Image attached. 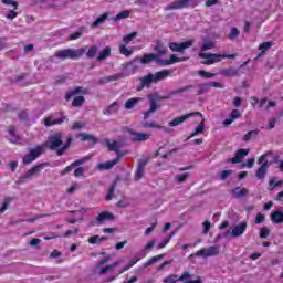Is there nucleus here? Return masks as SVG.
Instances as JSON below:
<instances>
[{
	"instance_id": "nucleus-1",
	"label": "nucleus",
	"mask_w": 283,
	"mask_h": 283,
	"mask_svg": "<svg viewBox=\"0 0 283 283\" xmlns=\"http://www.w3.org/2000/svg\"><path fill=\"white\" fill-rule=\"evenodd\" d=\"M74 142V138L72 136H69L66 139V143L63 144V134L57 132L52 135H49L48 140L43 144L36 145L35 147L42 148V149H49L52 151L56 150V156H63L65 155L66 150L70 149L72 143Z\"/></svg>"
},
{
	"instance_id": "nucleus-2",
	"label": "nucleus",
	"mask_w": 283,
	"mask_h": 283,
	"mask_svg": "<svg viewBox=\"0 0 283 283\" xmlns=\"http://www.w3.org/2000/svg\"><path fill=\"white\" fill-rule=\"evenodd\" d=\"M269 157H273L272 150H268L258 158V165H260L255 170V178H258V180H265V177L269 175V168L273 165V163H270L269 159H266Z\"/></svg>"
},
{
	"instance_id": "nucleus-3",
	"label": "nucleus",
	"mask_w": 283,
	"mask_h": 283,
	"mask_svg": "<svg viewBox=\"0 0 283 283\" xmlns=\"http://www.w3.org/2000/svg\"><path fill=\"white\" fill-rule=\"evenodd\" d=\"M85 53L84 49H77V50H72V49H66V50H59L55 52V57L61 59V60H78L81 56H83Z\"/></svg>"
},
{
	"instance_id": "nucleus-4",
	"label": "nucleus",
	"mask_w": 283,
	"mask_h": 283,
	"mask_svg": "<svg viewBox=\"0 0 283 283\" xmlns=\"http://www.w3.org/2000/svg\"><path fill=\"white\" fill-rule=\"evenodd\" d=\"M45 153L44 149L41 147L35 146L34 148H31L30 151L23 157L22 164L23 165H32L39 157L42 156V154Z\"/></svg>"
},
{
	"instance_id": "nucleus-5",
	"label": "nucleus",
	"mask_w": 283,
	"mask_h": 283,
	"mask_svg": "<svg viewBox=\"0 0 283 283\" xmlns=\"http://www.w3.org/2000/svg\"><path fill=\"white\" fill-rule=\"evenodd\" d=\"M59 118L52 119V117H44L43 123L46 127H52L54 125H62L63 123H69L70 119L66 117L65 112L61 111L59 113Z\"/></svg>"
},
{
	"instance_id": "nucleus-6",
	"label": "nucleus",
	"mask_w": 283,
	"mask_h": 283,
	"mask_svg": "<svg viewBox=\"0 0 283 283\" xmlns=\"http://www.w3.org/2000/svg\"><path fill=\"white\" fill-rule=\"evenodd\" d=\"M200 59H205L201 64L203 65H213L216 63L221 62V54L216 53H199Z\"/></svg>"
},
{
	"instance_id": "nucleus-7",
	"label": "nucleus",
	"mask_w": 283,
	"mask_h": 283,
	"mask_svg": "<svg viewBox=\"0 0 283 283\" xmlns=\"http://www.w3.org/2000/svg\"><path fill=\"white\" fill-rule=\"evenodd\" d=\"M220 254V245H212L209 248H202L197 251V256H219Z\"/></svg>"
},
{
	"instance_id": "nucleus-8",
	"label": "nucleus",
	"mask_w": 283,
	"mask_h": 283,
	"mask_svg": "<svg viewBox=\"0 0 283 283\" xmlns=\"http://www.w3.org/2000/svg\"><path fill=\"white\" fill-rule=\"evenodd\" d=\"M127 134L130 135V142L133 143H145L149 140L150 135L147 133H137L133 128H127Z\"/></svg>"
},
{
	"instance_id": "nucleus-9",
	"label": "nucleus",
	"mask_w": 283,
	"mask_h": 283,
	"mask_svg": "<svg viewBox=\"0 0 283 283\" xmlns=\"http://www.w3.org/2000/svg\"><path fill=\"white\" fill-rule=\"evenodd\" d=\"M192 46V41H185L181 43L170 42L168 43V49L171 50V52H180L182 53L187 49H190Z\"/></svg>"
},
{
	"instance_id": "nucleus-10",
	"label": "nucleus",
	"mask_w": 283,
	"mask_h": 283,
	"mask_svg": "<svg viewBox=\"0 0 283 283\" xmlns=\"http://www.w3.org/2000/svg\"><path fill=\"white\" fill-rule=\"evenodd\" d=\"M193 116H202V114L197 112V113H191V114H185V115H181L180 117H175V119H172L170 123H168V126L176 127L182 123H186L187 119H189Z\"/></svg>"
},
{
	"instance_id": "nucleus-11",
	"label": "nucleus",
	"mask_w": 283,
	"mask_h": 283,
	"mask_svg": "<svg viewBox=\"0 0 283 283\" xmlns=\"http://www.w3.org/2000/svg\"><path fill=\"white\" fill-rule=\"evenodd\" d=\"M191 0H176L166 7V11L182 10L188 8Z\"/></svg>"
},
{
	"instance_id": "nucleus-12",
	"label": "nucleus",
	"mask_w": 283,
	"mask_h": 283,
	"mask_svg": "<svg viewBox=\"0 0 283 283\" xmlns=\"http://www.w3.org/2000/svg\"><path fill=\"white\" fill-rule=\"evenodd\" d=\"M191 277L189 272H184L179 277L177 274H170L163 280V283H177L178 281L182 282Z\"/></svg>"
},
{
	"instance_id": "nucleus-13",
	"label": "nucleus",
	"mask_w": 283,
	"mask_h": 283,
	"mask_svg": "<svg viewBox=\"0 0 283 283\" xmlns=\"http://www.w3.org/2000/svg\"><path fill=\"white\" fill-rule=\"evenodd\" d=\"M88 94V88H84L83 86H76L73 90H70L66 95L64 96V99H66V102H70L72 97H74L75 95H86Z\"/></svg>"
},
{
	"instance_id": "nucleus-14",
	"label": "nucleus",
	"mask_w": 283,
	"mask_h": 283,
	"mask_svg": "<svg viewBox=\"0 0 283 283\" xmlns=\"http://www.w3.org/2000/svg\"><path fill=\"white\" fill-rule=\"evenodd\" d=\"M190 90H192V85H187V86L180 87L179 90H172L167 95L159 96L158 99L159 101H167V99H170L175 95L182 94V93L188 92Z\"/></svg>"
},
{
	"instance_id": "nucleus-15",
	"label": "nucleus",
	"mask_w": 283,
	"mask_h": 283,
	"mask_svg": "<svg viewBox=\"0 0 283 283\" xmlns=\"http://www.w3.org/2000/svg\"><path fill=\"white\" fill-rule=\"evenodd\" d=\"M187 60H188V57H186V56L178 57L175 54H171L170 59L160 60L159 65L160 66H169V65H175V64L180 63V62H186Z\"/></svg>"
},
{
	"instance_id": "nucleus-16",
	"label": "nucleus",
	"mask_w": 283,
	"mask_h": 283,
	"mask_svg": "<svg viewBox=\"0 0 283 283\" xmlns=\"http://www.w3.org/2000/svg\"><path fill=\"white\" fill-rule=\"evenodd\" d=\"M160 57H161L160 54L146 53L143 55L139 62L142 63V65H147L150 62H156L159 65V62H161Z\"/></svg>"
},
{
	"instance_id": "nucleus-17",
	"label": "nucleus",
	"mask_w": 283,
	"mask_h": 283,
	"mask_svg": "<svg viewBox=\"0 0 283 283\" xmlns=\"http://www.w3.org/2000/svg\"><path fill=\"white\" fill-rule=\"evenodd\" d=\"M147 75H149V77H151L155 82L159 83L169 77L171 75V71L166 69L163 71H158L155 74L149 73Z\"/></svg>"
},
{
	"instance_id": "nucleus-18",
	"label": "nucleus",
	"mask_w": 283,
	"mask_h": 283,
	"mask_svg": "<svg viewBox=\"0 0 283 283\" xmlns=\"http://www.w3.org/2000/svg\"><path fill=\"white\" fill-rule=\"evenodd\" d=\"M120 159H122V155H118L112 161L101 163L99 165H97V169H99V171L109 170L113 167H115L117 164H119Z\"/></svg>"
},
{
	"instance_id": "nucleus-19",
	"label": "nucleus",
	"mask_w": 283,
	"mask_h": 283,
	"mask_svg": "<svg viewBox=\"0 0 283 283\" xmlns=\"http://www.w3.org/2000/svg\"><path fill=\"white\" fill-rule=\"evenodd\" d=\"M169 50L167 49V46L165 45V42L163 40H156L155 41V45H154V52L156 55H167V52Z\"/></svg>"
},
{
	"instance_id": "nucleus-20",
	"label": "nucleus",
	"mask_w": 283,
	"mask_h": 283,
	"mask_svg": "<svg viewBox=\"0 0 283 283\" xmlns=\"http://www.w3.org/2000/svg\"><path fill=\"white\" fill-rule=\"evenodd\" d=\"M139 86H137V92H142L143 90H145V87L149 88L150 85L156 84L157 82L149 75H146L144 77H139Z\"/></svg>"
},
{
	"instance_id": "nucleus-21",
	"label": "nucleus",
	"mask_w": 283,
	"mask_h": 283,
	"mask_svg": "<svg viewBox=\"0 0 283 283\" xmlns=\"http://www.w3.org/2000/svg\"><path fill=\"white\" fill-rule=\"evenodd\" d=\"M85 163V158H81V159H76L75 161H73L71 165H69V167L64 168L63 170H61L60 175L61 177H65L66 174H70L71 171H73L76 167H80L82 165H84Z\"/></svg>"
},
{
	"instance_id": "nucleus-22",
	"label": "nucleus",
	"mask_w": 283,
	"mask_h": 283,
	"mask_svg": "<svg viewBox=\"0 0 283 283\" xmlns=\"http://www.w3.org/2000/svg\"><path fill=\"white\" fill-rule=\"evenodd\" d=\"M148 103L150 104V108H148V111L144 112V119H148L150 114H154L159 108V105L157 104V102L155 101L153 95H150L148 97Z\"/></svg>"
},
{
	"instance_id": "nucleus-23",
	"label": "nucleus",
	"mask_w": 283,
	"mask_h": 283,
	"mask_svg": "<svg viewBox=\"0 0 283 283\" xmlns=\"http://www.w3.org/2000/svg\"><path fill=\"white\" fill-rule=\"evenodd\" d=\"M147 165V159H139L137 170L135 171V181L142 180L145 176V167Z\"/></svg>"
},
{
	"instance_id": "nucleus-24",
	"label": "nucleus",
	"mask_w": 283,
	"mask_h": 283,
	"mask_svg": "<svg viewBox=\"0 0 283 283\" xmlns=\"http://www.w3.org/2000/svg\"><path fill=\"white\" fill-rule=\"evenodd\" d=\"M123 77H124V74H122V73L113 74V75H108V76L99 78L98 83H99V85H106L108 83L116 82Z\"/></svg>"
},
{
	"instance_id": "nucleus-25",
	"label": "nucleus",
	"mask_w": 283,
	"mask_h": 283,
	"mask_svg": "<svg viewBox=\"0 0 283 283\" xmlns=\"http://www.w3.org/2000/svg\"><path fill=\"white\" fill-rule=\"evenodd\" d=\"M113 220H114V214L109 211H102L96 217V222L99 223V224H104V222L113 221Z\"/></svg>"
},
{
	"instance_id": "nucleus-26",
	"label": "nucleus",
	"mask_w": 283,
	"mask_h": 283,
	"mask_svg": "<svg viewBox=\"0 0 283 283\" xmlns=\"http://www.w3.org/2000/svg\"><path fill=\"white\" fill-rule=\"evenodd\" d=\"M250 153L249 149H239L237 150V153L234 154V158L230 159V163L232 164H240L242 159L245 158V156H248Z\"/></svg>"
},
{
	"instance_id": "nucleus-27",
	"label": "nucleus",
	"mask_w": 283,
	"mask_h": 283,
	"mask_svg": "<svg viewBox=\"0 0 283 283\" xmlns=\"http://www.w3.org/2000/svg\"><path fill=\"white\" fill-rule=\"evenodd\" d=\"M105 145L106 147H108L109 151H113L115 154H117V156H120V143L119 142H109V139H105Z\"/></svg>"
},
{
	"instance_id": "nucleus-28",
	"label": "nucleus",
	"mask_w": 283,
	"mask_h": 283,
	"mask_svg": "<svg viewBox=\"0 0 283 283\" xmlns=\"http://www.w3.org/2000/svg\"><path fill=\"white\" fill-rule=\"evenodd\" d=\"M245 230H247V223L242 222V223H239L238 226H234L231 234L233 238H239L242 234H244Z\"/></svg>"
},
{
	"instance_id": "nucleus-29",
	"label": "nucleus",
	"mask_w": 283,
	"mask_h": 283,
	"mask_svg": "<svg viewBox=\"0 0 283 283\" xmlns=\"http://www.w3.org/2000/svg\"><path fill=\"white\" fill-rule=\"evenodd\" d=\"M269 103V98L259 99L256 96H251V107L261 109L264 105Z\"/></svg>"
},
{
	"instance_id": "nucleus-30",
	"label": "nucleus",
	"mask_w": 283,
	"mask_h": 283,
	"mask_svg": "<svg viewBox=\"0 0 283 283\" xmlns=\"http://www.w3.org/2000/svg\"><path fill=\"white\" fill-rule=\"evenodd\" d=\"M41 169V165L38 166H33V168H30V170H28L25 172V175H22L21 177H19L20 180H31L32 177Z\"/></svg>"
},
{
	"instance_id": "nucleus-31",
	"label": "nucleus",
	"mask_w": 283,
	"mask_h": 283,
	"mask_svg": "<svg viewBox=\"0 0 283 283\" xmlns=\"http://www.w3.org/2000/svg\"><path fill=\"white\" fill-rule=\"evenodd\" d=\"M109 56H112V48L105 46V49L99 52V55H97L96 61L103 62L106 59H108Z\"/></svg>"
},
{
	"instance_id": "nucleus-32",
	"label": "nucleus",
	"mask_w": 283,
	"mask_h": 283,
	"mask_svg": "<svg viewBox=\"0 0 283 283\" xmlns=\"http://www.w3.org/2000/svg\"><path fill=\"white\" fill-rule=\"evenodd\" d=\"M274 43L273 41H265L261 44H259L258 50L261 52L259 56L264 55L271 48H273Z\"/></svg>"
},
{
	"instance_id": "nucleus-33",
	"label": "nucleus",
	"mask_w": 283,
	"mask_h": 283,
	"mask_svg": "<svg viewBox=\"0 0 283 283\" xmlns=\"http://www.w3.org/2000/svg\"><path fill=\"white\" fill-rule=\"evenodd\" d=\"M205 130V120L202 119L201 123L199 124V126H197L196 129H193V132L191 133V135H189L187 137V139H185V142L190 140L191 138H195L198 135H201Z\"/></svg>"
},
{
	"instance_id": "nucleus-34",
	"label": "nucleus",
	"mask_w": 283,
	"mask_h": 283,
	"mask_svg": "<svg viewBox=\"0 0 283 283\" xmlns=\"http://www.w3.org/2000/svg\"><path fill=\"white\" fill-rule=\"evenodd\" d=\"M249 195V190L247 188L237 187L232 190L233 198L240 199Z\"/></svg>"
},
{
	"instance_id": "nucleus-35",
	"label": "nucleus",
	"mask_w": 283,
	"mask_h": 283,
	"mask_svg": "<svg viewBox=\"0 0 283 283\" xmlns=\"http://www.w3.org/2000/svg\"><path fill=\"white\" fill-rule=\"evenodd\" d=\"M140 101H143V98L140 97H134V98H129L125 102V109L126 111H132L134 107H136V105L138 103H140Z\"/></svg>"
},
{
	"instance_id": "nucleus-36",
	"label": "nucleus",
	"mask_w": 283,
	"mask_h": 283,
	"mask_svg": "<svg viewBox=\"0 0 283 283\" xmlns=\"http://www.w3.org/2000/svg\"><path fill=\"white\" fill-rule=\"evenodd\" d=\"M271 221L275 224H282L283 223V211H274L271 214Z\"/></svg>"
},
{
	"instance_id": "nucleus-37",
	"label": "nucleus",
	"mask_w": 283,
	"mask_h": 283,
	"mask_svg": "<svg viewBox=\"0 0 283 283\" xmlns=\"http://www.w3.org/2000/svg\"><path fill=\"white\" fill-rule=\"evenodd\" d=\"M239 73L238 69H233V67H230V69H222L220 71V74L226 76V77H233V76H237Z\"/></svg>"
},
{
	"instance_id": "nucleus-38",
	"label": "nucleus",
	"mask_w": 283,
	"mask_h": 283,
	"mask_svg": "<svg viewBox=\"0 0 283 283\" xmlns=\"http://www.w3.org/2000/svg\"><path fill=\"white\" fill-rule=\"evenodd\" d=\"M163 258H165V254H159V255H156V256H151L150 259L147 260L146 263L143 264L144 269H147V268L151 266L155 262H158Z\"/></svg>"
},
{
	"instance_id": "nucleus-39",
	"label": "nucleus",
	"mask_w": 283,
	"mask_h": 283,
	"mask_svg": "<svg viewBox=\"0 0 283 283\" xmlns=\"http://www.w3.org/2000/svg\"><path fill=\"white\" fill-rule=\"evenodd\" d=\"M107 19H108V13L107 12L102 13L101 17H97V19L94 20V22L92 23V27L96 28V27L103 24L105 21H107Z\"/></svg>"
},
{
	"instance_id": "nucleus-40",
	"label": "nucleus",
	"mask_w": 283,
	"mask_h": 283,
	"mask_svg": "<svg viewBox=\"0 0 283 283\" xmlns=\"http://www.w3.org/2000/svg\"><path fill=\"white\" fill-rule=\"evenodd\" d=\"M175 232H171L170 235H168L166 239H164V241H160V243H158V245H156V250H163L165 249L169 243L171 238H174Z\"/></svg>"
},
{
	"instance_id": "nucleus-41",
	"label": "nucleus",
	"mask_w": 283,
	"mask_h": 283,
	"mask_svg": "<svg viewBox=\"0 0 283 283\" xmlns=\"http://www.w3.org/2000/svg\"><path fill=\"white\" fill-rule=\"evenodd\" d=\"M85 103V98L83 95H76L72 101V107H82Z\"/></svg>"
},
{
	"instance_id": "nucleus-42",
	"label": "nucleus",
	"mask_w": 283,
	"mask_h": 283,
	"mask_svg": "<svg viewBox=\"0 0 283 283\" xmlns=\"http://www.w3.org/2000/svg\"><path fill=\"white\" fill-rule=\"evenodd\" d=\"M276 179H277V177H274V178H272V179L270 180L268 190L273 191L275 188L282 187L283 180H280V181H276V182H275Z\"/></svg>"
},
{
	"instance_id": "nucleus-43",
	"label": "nucleus",
	"mask_w": 283,
	"mask_h": 283,
	"mask_svg": "<svg viewBox=\"0 0 283 283\" xmlns=\"http://www.w3.org/2000/svg\"><path fill=\"white\" fill-rule=\"evenodd\" d=\"M82 142H92L93 145L98 144V138L93 135L81 134Z\"/></svg>"
},
{
	"instance_id": "nucleus-44",
	"label": "nucleus",
	"mask_w": 283,
	"mask_h": 283,
	"mask_svg": "<svg viewBox=\"0 0 283 283\" xmlns=\"http://www.w3.org/2000/svg\"><path fill=\"white\" fill-rule=\"evenodd\" d=\"M188 177H190V174L185 172V174H180V175H176L175 176V182L176 184H184L187 181Z\"/></svg>"
},
{
	"instance_id": "nucleus-45",
	"label": "nucleus",
	"mask_w": 283,
	"mask_h": 283,
	"mask_svg": "<svg viewBox=\"0 0 283 283\" xmlns=\"http://www.w3.org/2000/svg\"><path fill=\"white\" fill-rule=\"evenodd\" d=\"M117 111H118V104H117V102H113V104H111L108 106V108H106L104 111V114L105 115H112V114L116 113Z\"/></svg>"
},
{
	"instance_id": "nucleus-46",
	"label": "nucleus",
	"mask_w": 283,
	"mask_h": 283,
	"mask_svg": "<svg viewBox=\"0 0 283 283\" xmlns=\"http://www.w3.org/2000/svg\"><path fill=\"white\" fill-rule=\"evenodd\" d=\"M98 53V46L96 45H92L90 46L87 53H85V55L87 56V59H94L95 55Z\"/></svg>"
},
{
	"instance_id": "nucleus-47",
	"label": "nucleus",
	"mask_w": 283,
	"mask_h": 283,
	"mask_svg": "<svg viewBox=\"0 0 283 283\" xmlns=\"http://www.w3.org/2000/svg\"><path fill=\"white\" fill-rule=\"evenodd\" d=\"M259 135V130L254 129V130H250L245 135H243L242 140L245 143H249L253 136H258Z\"/></svg>"
},
{
	"instance_id": "nucleus-48",
	"label": "nucleus",
	"mask_w": 283,
	"mask_h": 283,
	"mask_svg": "<svg viewBox=\"0 0 283 283\" xmlns=\"http://www.w3.org/2000/svg\"><path fill=\"white\" fill-rule=\"evenodd\" d=\"M14 201V198L13 197H7L4 199V203H2V207L0 208V213H4V211L8 210L10 203Z\"/></svg>"
},
{
	"instance_id": "nucleus-49",
	"label": "nucleus",
	"mask_w": 283,
	"mask_h": 283,
	"mask_svg": "<svg viewBox=\"0 0 283 283\" xmlns=\"http://www.w3.org/2000/svg\"><path fill=\"white\" fill-rule=\"evenodd\" d=\"M129 14H130V12H129L128 10L120 11V13H118L117 15H115V17L113 18V20H114L115 22H118V21H120L122 19H128V18H129Z\"/></svg>"
},
{
	"instance_id": "nucleus-50",
	"label": "nucleus",
	"mask_w": 283,
	"mask_h": 283,
	"mask_svg": "<svg viewBox=\"0 0 283 283\" xmlns=\"http://www.w3.org/2000/svg\"><path fill=\"white\" fill-rule=\"evenodd\" d=\"M143 127L145 128H159V129H166L167 128L165 126L158 125L157 123L153 122H146L143 124Z\"/></svg>"
},
{
	"instance_id": "nucleus-51",
	"label": "nucleus",
	"mask_w": 283,
	"mask_h": 283,
	"mask_svg": "<svg viewBox=\"0 0 283 283\" xmlns=\"http://www.w3.org/2000/svg\"><path fill=\"white\" fill-rule=\"evenodd\" d=\"M118 51L120 52L122 55H125L126 57L133 55V51L128 50V48H126V44H120V46L118 48Z\"/></svg>"
},
{
	"instance_id": "nucleus-52",
	"label": "nucleus",
	"mask_w": 283,
	"mask_h": 283,
	"mask_svg": "<svg viewBox=\"0 0 283 283\" xmlns=\"http://www.w3.org/2000/svg\"><path fill=\"white\" fill-rule=\"evenodd\" d=\"M116 189V182L111 184L108 192H106V201H112L114 198V190Z\"/></svg>"
},
{
	"instance_id": "nucleus-53",
	"label": "nucleus",
	"mask_w": 283,
	"mask_h": 283,
	"mask_svg": "<svg viewBox=\"0 0 283 283\" xmlns=\"http://www.w3.org/2000/svg\"><path fill=\"white\" fill-rule=\"evenodd\" d=\"M238 36H240V31L234 27L230 30L228 38L230 41H234Z\"/></svg>"
},
{
	"instance_id": "nucleus-54",
	"label": "nucleus",
	"mask_w": 283,
	"mask_h": 283,
	"mask_svg": "<svg viewBox=\"0 0 283 283\" xmlns=\"http://www.w3.org/2000/svg\"><path fill=\"white\" fill-rule=\"evenodd\" d=\"M137 32H133L130 34L123 36V42H125L126 44L130 43L134 39L137 38Z\"/></svg>"
},
{
	"instance_id": "nucleus-55",
	"label": "nucleus",
	"mask_w": 283,
	"mask_h": 283,
	"mask_svg": "<svg viewBox=\"0 0 283 283\" xmlns=\"http://www.w3.org/2000/svg\"><path fill=\"white\" fill-rule=\"evenodd\" d=\"M198 75L203 77V78H212L213 76H216V74L205 71V70H200L198 71Z\"/></svg>"
},
{
	"instance_id": "nucleus-56",
	"label": "nucleus",
	"mask_w": 283,
	"mask_h": 283,
	"mask_svg": "<svg viewBox=\"0 0 283 283\" xmlns=\"http://www.w3.org/2000/svg\"><path fill=\"white\" fill-rule=\"evenodd\" d=\"M8 133L11 137H14L15 142L21 140V137L17 135L14 126H9Z\"/></svg>"
},
{
	"instance_id": "nucleus-57",
	"label": "nucleus",
	"mask_w": 283,
	"mask_h": 283,
	"mask_svg": "<svg viewBox=\"0 0 283 283\" xmlns=\"http://www.w3.org/2000/svg\"><path fill=\"white\" fill-rule=\"evenodd\" d=\"M269 235H270V230H269V228L263 227V228L260 230L259 237L262 238V239H265V238H269Z\"/></svg>"
},
{
	"instance_id": "nucleus-58",
	"label": "nucleus",
	"mask_w": 283,
	"mask_h": 283,
	"mask_svg": "<svg viewBox=\"0 0 283 283\" xmlns=\"http://www.w3.org/2000/svg\"><path fill=\"white\" fill-rule=\"evenodd\" d=\"M264 221H265L264 214H262L261 212L255 214V220H254L255 224H262V223H264Z\"/></svg>"
},
{
	"instance_id": "nucleus-59",
	"label": "nucleus",
	"mask_w": 283,
	"mask_h": 283,
	"mask_svg": "<svg viewBox=\"0 0 283 283\" xmlns=\"http://www.w3.org/2000/svg\"><path fill=\"white\" fill-rule=\"evenodd\" d=\"M81 36H83V32H81V31L73 32L71 35H69V41H76Z\"/></svg>"
},
{
	"instance_id": "nucleus-60",
	"label": "nucleus",
	"mask_w": 283,
	"mask_h": 283,
	"mask_svg": "<svg viewBox=\"0 0 283 283\" xmlns=\"http://www.w3.org/2000/svg\"><path fill=\"white\" fill-rule=\"evenodd\" d=\"M213 43L211 41H206L203 45H201V51H208L213 49Z\"/></svg>"
},
{
	"instance_id": "nucleus-61",
	"label": "nucleus",
	"mask_w": 283,
	"mask_h": 283,
	"mask_svg": "<svg viewBox=\"0 0 283 283\" xmlns=\"http://www.w3.org/2000/svg\"><path fill=\"white\" fill-rule=\"evenodd\" d=\"M230 119H240L241 118V113L240 111L238 109H233L231 113H230Z\"/></svg>"
},
{
	"instance_id": "nucleus-62",
	"label": "nucleus",
	"mask_w": 283,
	"mask_h": 283,
	"mask_svg": "<svg viewBox=\"0 0 283 283\" xmlns=\"http://www.w3.org/2000/svg\"><path fill=\"white\" fill-rule=\"evenodd\" d=\"M208 87L209 86H207V85H205V84H199V91H197V95H203L205 93H207L208 92Z\"/></svg>"
},
{
	"instance_id": "nucleus-63",
	"label": "nucleus",
	"mask_w": 283,
	"mask_h": 283,
	"mask_svg": "<svg viewBox=\"0 0 283 283\" xmlns=\"http://www.w3.org/2000/svg\"><path fill=\"white\" fill-rule=\"evenodd\" d=\"M84 127V123L82 122H76V123H73L72 126H71V129L72 130H78V129H82Z\"/></svg>"
},
{
	"instance_id": "nucleus-64",
	"label": "nucleus",
	"mask_w": 283,
	"mask_h": 283,
	"mask_svg": "<svg viewBox=\"0 0 283 283\" xmlns=\"http://www.w3.org/2000/svg\"><path fill=\"white\" fill-rule=\"evenodd\" d=\"M17 17H18V13H17V11H14V9H13V10H10V11L7 13V15H6V18L9 19V20L17 19Z\"/></svg>"
}]
</instances>
